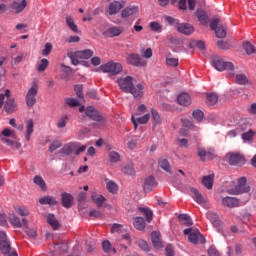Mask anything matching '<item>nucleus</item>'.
I'll use <instances>...</instances> for the list:
<instances>
[{
  "label": "nucleus",
  "mask_w": 256,
  "mask_h": 256,
  "mask_svg": "<svg viewBox=\"0 0 256 256\" xmlns=\"http://www.w3.org/2000/svg\"><path fill=\"white\" fill-rule=\"evenodd\" d=\"M117 83L124 93H131L135 99H141L143 97V89L145 86L139 83L136 87L133 85V77L126 76L124 78H118Z\"/></svg>",
  "instance_id": "nucleus-1"
},
{
  "label": "nucleus",
  "mask_w": 256,
  "mask_h": 256,
  "mask_svg": "<svg viewBox=\"0 0 256 256\" xmlns=\"http://www.w3.org/2000/svg\"><path fill=\"white\" fill-rule=\"evenodd\" d=\"M3 105L4 111L8 114L15 113V111H17V104H15V99L11 98V91L9 89L0 94V109H2Z\"/></svg>",
  "instance_id": "nucleus-2"
},
{
  "label": "nucleus",
  "mask_w": 256,
  "mask_h": 256,
  "mask_svg": "<svg viewBox=\"0 0 256 256\" xmlns=\"http://www.w3.org/2000/svg\"><path fill=\"white\" fill-rule=\"evenodd\" d=\"M85 149H87L86 145L80 146L77 142H70L65 144L60 150L59 153H62L63 155H81V153L85 152Z\"/></svg>",
  "instance_id": "nucleus-3"
},
{
  "label": "nucleus",
  "mask_w": 256,
  "mask_h": 256,
  "mask_svg": "<svg viewBox=\"0 0 256 256\" xmlns=\"http://www.w3.org/2000/svg\"><path fill=\"white\" fill-rule=\"evenodd\" d=\"M249 191H251V187L247 185V178L241 177L235 188L228 189L227 193L229 195H241V193H249Z\"/></svg>",
  "instance_id": "nucleus-4"
},
{
  "label": "nucleus",
  "mask_w": 256,
  "mask_h": 256,
  "mask_svg": "<svg viewBox=\"0 0 256 256\" xmlns=\"http://www.w3.org/2000/svg\"><path fill=\"white\" fill-rule=\"evenodd\" d=\"M184 235H188V241L194 245H203L205 243V237L201 235V232L197 229L187 228L183 231Z\"/></svg>",
  "instance_id": "nucleus-5"
},
{
  "label": "nucleus",
  "mask_w": 256,
  "mask_h": 256,
  "mask_svg": "<svg viewBox=\"0 0 256 256\" xmlns=\"http://www.w3.org/2000/svg\"><path fill=\"white\" fill-rule=\"evenodd\" d=\"M212 65L217 71H233L235 69L233 62H225L219 56L212 58Z\"/></svg>",
  "instance_id": "nucleus-6"
},
{
  "label": "nucleus",
  "mask_w": 256,
  "mask_h": 256,
  "mask_svg": "<svg viewBox=\"0 0 256 256\" xmlns=\"http://www.w3.org/2000/svg\"><path fill=\"white\" fill-rule=\"evenodd\" d=\"M103 73H109L110 75H119L123 71V65L117 62H108L100 66Z\"/></svg>",
  "instance_id": "nucleus-7"
},
{
  "label": "nucleus",
  "mask_w": 256,
  "mask_h": 256,
  "mask_svg": "<svg viewBox=\"0 0 256 256\" xmlns=\"http://www.w3.org/2000/svg\"><path fill=\"white\" fill-rule=\"evenodd\" d=\"M221 19L219 18H213L210 22V28L212 31H215L216 37L218 39H225L227 37V30H225V27L220 25Z\"/></svg>",
  "instance_id": "nucleus-8"
},
{
  "label": "nucleus",
  "mask_w": 256,
  "mask_h": 256,
  "mask_svg": "<svg viewBox=\"0 0 256 256\" xmlns=\"http://www.w3.org/2000/svg\"><path fill=\"white\" fill-rule=\"evenodd\" d=\"M37 93H39V85L33 82L32 86L26 94V105L27 107H34L37 103Z\"/></svg>",
  "instance_id": "nucleus-9"
},
{
  "label": "nucleus",
  "mask_w": 256,
  "mask_h": 256,
  "mask_svg": "<svg viewBox=\"0 0 256 256\" xmlns=\"http://www.w3.org/2000/svg\"><path fill=\"white\" fill-rule=\"evenodd\" d=\"M126 63L134 67H145L147 65V61L143 60L141 55L137 53L127 54Z\"/></svg>",
  "instance_id": "nucleus-10"
},
{
  "label": "nucleus",
  "mask_w": 256,
  "mask_h": 256,
  "mask_svg": "<svg viewBox=\"0 0 256 256\" xmlns=\"http://www.w3.org/2000/svg\"><path fill=\"white\" fill-rule=\"evenodd\" d=\"M126 5H127V1L125 0H120V1L114 0L108 5L107 13L108 15H117V13H119V11H121L123 7H125Z\"/></svg>",
  "instance_id": "nucleus-11"
},
{
  "label": "nucleus",
  "mask_w": 256,
  "mask_h": 256,
  "mask_svg": "<svg viewBox=\"0 0 256 256\" xmlns=\"http://www.w3.org/2000/svg\"><path fill=\"white\" fill-rule=\"evenodd\" d=\"M0 251L3 255L11 253V244L7 241V234L0 231Z\"/></svg>",
  "instance_id": "nucleus-12"
},
{
  "label": "nucleus",
  "mask_w": 256,
  "mask_h": 256,
  "mask_svg": "<svg viewBox=\"0 0 256 256\" xmlns=\"http://www.w3.org/2000/svg\"><path fill=\"white\" fill-rule=\"evenodd\" d=\"M229 165L241 166L245 165V157L240 153H229L227 155Z\"/></svg>",
  "instance_id": "nucleus-13"
},
{
  "label": "nucleus",
  "mask_w": 256,
  "mask_h": 256,
  "mask_svg": "<svg viewBox=\"0 0 256 256\" xmlns=\"http://www.w3.org/2000/svg\"><path fill=\"white\" fill-rule=\"evenodd\" d=\"M206 217L208 221H210L215 227V229L218 231V233H221L223 231V223H221V220H219V216L215 212H207Z\"/></svg>",
  "instance_id": "nucleus-14"
},
{
  "label": "nucleus",
  "mask_w": 256,
  "mask_h": 256,
  "mask_svg": "<svg viewBox=\"0 0 256 256\" xmlns=\"http://www.w3.org/2000/svg\"><path fill=\"white\" fill-rule=\"evenodd\" d=\"M157 187V182L155 181V177L149 176L144 179L143 189L146 193H151L153 189Z\"/></svg>",
  "instance_id": "nucleus-15"
},
{
  "label": "nucleus",
  "mask_w": 256,
  "mask_h": 256,
  "mask_svg": "<svg viewBox=\"0 0 256 256\" xmlns=\"http://www.w3.org/2000/svg\"><path fill=\"white\" fill-rule=\"evenodd\" d=\"M139 13V6H127L121 12L122 19H127L129 17H133V15H137Z\"/></svg>",
  "instance_id": "nucleus-16"
},
{
  "label": "nucleus",
  "mask_w": 256,
  "mask_h": 256,
  "mask_svg": "<svg viewBox=\"0 0 256 256\" xmlns=\"http://www.w3.org/2000/svg\"><path fill=\"white\" fill-rule=\"evenodd\" d=\"M177 31L179 33H183V35H191L195 31V28L191 24L179 23L177 26Z\"/></svg>",
  "instance_id": "nucleus-17"
},
{
  "label": "nucleus",
  "mask_w": 256,
  "mask_h": 256,
  "mask_svg": "<svg viewBox=\"0 0 256 256\" xmlns=\"http://www.w3.org/2000/svg\"><path fill=\"white\" fill-rule=\"evenodd\" d=\"M61 203L62 207H65V209H71V206L73 205V195L63 192L61 194Z\"/></svg>",
  "instance_id": "nucleus-18"
},
{
  "label": "nucleus",
  "mask_w": 256,
  "mask_h": 256,
  "mask_svg": "<svg viewBox=\"0 0 256 256\" xmlns=\"http://www.w3.org/2000/svg\"><path fill=\"white\" fill-rule=\"evenodd\" d=\"M132 123L134 125V129H137V123L139 125H145L147 123H149V119H151V115L150 114H145L144 116H141L139 118H135V115H132Z\"/></svg>",
  "instance_id": "nucleus-19"
},
{
  "label": "nucleus",
  "mask_w": 256,
  "mask_h": 256,
  "mask_svg": "<svg viewBox=\"0 0 256 256\" xmlns=\"http://www.w3.org/2000/svg\"><path fill=\"white\" fill-rule=\"evenodd\" d=\"M196 17L199 21V23H201L204 26L209 25V15H207V12H205V10L203 9H198L196 11Z\"/></svg>",
  "instance_id": "nucleus-20"
},
{
  "label": "nucleus",
  "mask_w": 256,
  "mask_h": 256,
  "mask_svg": "<svg viewBox=\"0 0 256 256\" xmlns=\"http://www.w3.org/2000/svg\"><path fill=\"white\" fill-rule=\"evenodd\" d=\"M124 31L125 29L123 27L113 26V27H110L104 33V35H106V37H119V35H121Z\"/></svg>",
  "instance_id": "nucleus-21"
},
{
  "label": "nucleus",
  "mask_w": 256,
  "mask_h": 256,
  "mask_svg": "<svg viewBox=\"0 0 256 256\" xmlns=\"http://www.w3.org/2000/svg\"><path fill=\"white\" fill-rule=\"evenodd\" d=\"M86 115L87 117H89L90 119H92V121H102V117L99 115V112H97V110L95 108H93V106H89L86 109Z\"/></svg>",
  "instance_id": "nucleus-22"
},
{
  "label": "nucleus",
  "mask_w": 256,
  "mask_h": 256,
  "mask_svg": "<svg viewBox=\"0 0 256 256\" xmlns=\"http://www.w3.org/2000/svg\"><path fill=\"white\" fill-rule=\"evenodd\" d=\"M222 205L229 208L239 207V200L237 198L227 196L222 199Z\"/></svg>",
  "instance_id": "nucleus-23"
},
{
  "label": "nucleus",
  "mask_w": 256,
  "mask_h": 256,
  "mask_svg": "<svg viewBox=\"0 0 256 256\" xmlns=\"http://www.w3.org/2000/svg\"><path fill=\"white\" fill-rule=\"evenodd\" d=\"M177 101L179 105H182L183 107H189V105H191V96L188 93H181L178 95Z\"/></svg>",
  "instance_id": "nucleus-24"
},
{
  "label": "nucleus",
  "mask_w": 256,
  "mask_h": 256,
  "mask_svg": "<svg viewBox=\"0 0 256 256\" xmlns=\"http://www.w3.org/2000/svg\"><path fill=\"white\" fill-rule=\"evenodd\" d=\"M190 192L192 194V198L194 199V201H196V203H198V205H204V203H206L205 198L203 197V195H201L197 188H191Z\"/></svg>",
  "instance_id": "nucleus-25"
},
{
  "label": "nucleus",
  "mask_w": 256,
  "mask_h": 256,
  "mask_svg": "<svg viewBox=\"0 0 256 256\" xmlns=\"http://www.w3.org/2000/svg\"><path fill=\"white\" fill-rule=\"evenodd\" d=\"M40 205H49L50 207H55L59 202L53 196H44L39 199Z\"/></svg>",
  "instance_id": "nucleus-26"
},
{
  "label": "nucleus",
  "mask_w": 256,
  "mask_h": 256,
  "mask_svg": "<svg viewBox=\"0 0 256 256\" xmlns=\"http://www.w3.org/2000/svg\"><path fill=\"white\" fill-rule=\"evenodd\" d=\"M94 55L93 50L91 49H85L75 52V57L77 59H91V57Z\"/></svg>",
  "instance_id": "nucleus-27"
},
{
  "label": "nucleus",
  "mask_w": 256,
  "mask_h": 256,
  "mask_svg": "<svg viewBox=\"0 0 256 256\" xmlns=\"http://www.w3.org/2000/svg\"><path fill=\"white\" fill-rule=\"evenodd\" d=\"M27 7V0H22L21 2H13L11 4V9L14 13H21Z\"/></svg>",
  "instance_id": "nucleus-28"
},
{
  "label": "nucleus",
  "mask_w": 256,
  "mask_h": 256,
  "mask_svg": "<svg viewBox=\"0 0 256 256\" xmlns=\"http://www.w3.org/2000/svg\"><path fill=\"white\" fill-rule=\"evenodd\" d=\"M47 223L52 227L53 231H57L59 227H61V224H59L54 214L47 215Z\"/></svg>",
  "instance_id": "nucleus-29"
},
{
  "label": "nucleus",
  "mask_w": 256,
  "mask_h": 256,
  "mask_svg": "<svg viewBox=\"0 0 256 256\" xmlns=\"http://www.w3.org/2000/svg\"><path fill=\"white\" fill-rule=\"evenodd\" d=\"M35 123L33 119H29L26 121V141H31V135H33Z\"/></svg>",
  "instance_id": "nucleus-30"
},
{
  "label": "nucleus",
  "mask_w": 256,
  "mask_h": 256,
  "mask_svg": "<svg viewBox=\"0 0 256 256\" xmlns=\"http://www.w3.org/2000/svg\"><path fill=\"white\" fill-rule=\"evenodd\" d=\"M197 155L200 159V161L205 162L208 159H213V154L211 152L205 151V148H198L197 149Z\"/></svg>",
  "instance_id": "nucleus-31"
},
{
  "label": "nucleus",
  "mask_w": 256,
  "mask_h": 256,
  "mask_svg": "<svg viewBox=\"0 0 256 256\" xmlns=\"http://www.w3.org/2000/svg\"><path fill=\"white\" fill-rule=\"evenodd\" d=\"M151 115L154 127H156V125H161V123H163V118H161V114H159V112L155 108H151Z\"/></svg>",
  "instance_id": "nucleus-32"
},
{
  "label": "nucleus",
  "mask_w": 256,
  "mask_h": 256,
  "mask_svg": "<svg viewBox=\"0 0 256 256\" xmlns=\"http://www.w3.org/2000/svg\"><path fill=\"white\" fill-rule=\"evenodd\" d=\"M151 241H152V245L156 249H162L163 248V244L161 243V240L159 239V232L154 231V232L151 233Z\"/></svg>",
  "instance_id": "nucleus-33"
},
{
  "label": "nucleus",
  "mask_w": 256,
  "mask_h": 256,
  "mask_svg": "<svg viewBox=\"0 0 256 256\" xmlns=\"http://www.w3.org/2000/svg\"><path fill=\"white\" fill-rule=\"evenodd\" d=\"M138 213L146 217L147 223H151V221H153V211H151L149 208L139 207Z\"/></svg>",
  "instance_id": "nucleus-34"
},
{
  "label": "nucleus",
  "mask_w": 256,
  "mask_h": 256,
  "mask_svg": "<svg viewBox=\"0 0 256 256\" xmlns=\"http://www.w3.org/2000/svg\"><path fill=\"white\" fill-rule=\"evenodd\" d=\"M133 225L137 231H143L145 229V218L136 217L134 219Z\"/></svg>",
  "instance_id": "nucleus-35"
},
{
  "label": "nucleus",
  "mask_w": 256,
  "mask_h": 256,
  "mask_svg": "<svg viewBox=\"0 0 256 256\" xmlns=\"http://www.w3.org/2000/svg\"><path fill=\"white\" fill-rule=\"evenodd\" d=\"M54 249L59 253H67V251H69V243L62 241L58 244H55Z\"/></svg>",
  "instance_id": "nucleus-36"
},
{
  "label": "nucleus",
  "mask_w": 256,
  "mask_h": 256,
  "mask_svg": "<svg viewBox=\"0 0 256 256\" xmlns=\"http://www.w3.org/2000/svg\"><path fill=\"white\" fill-rule=\"evenodd\" d=\"M33 181L35 185H38V187H40L42 191H47V183H45V180L43 179V177L36 175L33 178Z\"/></svg>",
  "instance_id": "nucleus-37"
},
{
  "label": "nucleus",
  "mask_w": 256,
  "mask_h": 256,
  "mask_svg": "<svg viewBox=\"0 0 256 256\" xmlns=\"http://www.w3.org/2000/svg\"><path fill=\"white\" fill-rule=\"evenodd\" d=\"M213 179H215L213 175L204 176L202 178V185H204L206 189H213Z\"/></svg>",
  "instance_id": "nucleus-38"
},
{
  "label": "nucleus",
  "mask_w": 256,
  "mask_h": 256,
  "mask_svg": "<svg viewBox=\"0 0 256 256\" xmlns=\"http://www.w3.org/2000/svg\"><path fill=\"white\" fill-rule=\"evenodd\" d=\"M178 219L182 225H186L187 227H191V225H193V220H191V217L187 214H180Z\"/></svg>",
  "instance_id": "nucleus-39"
},
{
  "label": "nucleus",
  "mask_w": 256,
  "mask_h": 256,
  "mask_svg": "<svg viewBox=\"0 0 256 256\" xmlns=\"http://www.w3.org/2000/svg\"><path fill=\"white\" fill-rule=\"evenodd\" d=\"M256 132L253 130H249L242 134V140L244 143H251L253 141V137H255Z\"/></svg>",
  "instance_id": "nucleus-40"
},
{
  "label": "nucleus",
  "mask_w": 256,
  "mask_h": 256,
  "mask_svg": "<svg viewBox=\"0 0 256 256\" xmlns=\"http://www.w3.org/2000/svg\"><path fill=\"white\" fill-rule=\"evenodd\" d=\"M166 65L168 67H179V59L178 58H173L171 54H168L166 56Z\"/></svg>",
  "instance_id": "nucleus-41"
},
{
  "label": "nucleus",
  "mask_w": 256,
  "mask_h": 256,
  "mask_svg": "<svg viewBox=\"0 0 256 256\" xmlns=\"http://www.w3.org/2000/svg\"><path fill=\"white\" fill-rule=\"evenodd\" d=\"M66 25L73 33H79V28L75 25V21L71 16L66 17Z\"/></svg>",
  "instance_id": "nucleus-42"
},
{
  "label": "nucleus",
  "mask_w": 256,
  "mask_h": 256,
  "mask_svg": "<svg viewBox=\"0 0 256 256\" xmlns=\"http://www.w3.org/2000/svg\"><path fill=\"white\" fill-rule=\"evenodd\" d=\"M159 167L166 171L167 173H171V164H169V161L165 158L159 159Z\"/></svg>",
  "instance_id": "nucleus-43"
},
{
  "label": "nucleus",
  "mask_w": 256,
  "mask_h": 256,
  "mask_svg": "<svg viewBox=\"0 0 256 256\" xmlns=\"http://www.w3.org/2000/svg\"><path fill=\"white\" fill-rule=\"evenodd\" d=\"M235 81L238 85H247L249 78L245 74H236Z\"/></svg>",
  "instance_id": "nucleus-44"
},
{
  "label": "nucleus",
  "mask_w": 256,
  "mask_h": 256,
  "mask_svg": "<svg viewBox=\"0 0 256 256\" xmlns=\"http://www.w3.org/2000/svg\"><path fill=\"white\" fill-rule=\"evenodd\" d=\"M217 101H219V96H217V94H215V93L207 94L206 103L208 105H215L217 103Z\"/></svg>",
  "instance_id": "nucleus-45"
},
{
  "label": "nucleus",
  "mask_w": 256,
  "mask_h": 256,
  "mask_svg": "<svg viewBox=\"0 0 256 256\" xmlns=\"http://www.w3.org/2000/svg\"><path fill=\"white\" fill-rule=\"evenodd\" d=\"M243 49L246 51L247 55H253V53H256L255 46H253V44H251L250 42H244Z\"/></svg>",
  "instance_id": "nucleus-46"
},
{
  "label": "nucleus",
  "mask_w": 256,
  "mask_h": 256,
  "mask_svg": "<svg viewBox=\"0 0 256 256\" xmlns=\"http://www.w3.org/2000/svg\"><path fill=\"white\" fill-rule=\"evenodd\" d=\"M92 201H94L98 207H103L106 199L103 197V195L97 196V194H92Z\"/></svg>",
  "instance_id": "nucleus-47"
},
{
  "label": "nucleus",
  "mask_w": 256,
  "mask_h": 256,
  "mask_svg": "<svg viewBox=\"0 0 256 256\" xmlns=\"http://www.w3.org/2000/svg\"><path fill=\"white\" fill-rule=\"evenodd\" d=\"M47 67H49V60H47L46 58H43L40 60V63L37 66V71L39 73H43V71H45Z\"/></svg>",
  "instance_id": "nucleus-48"
},
{
  "label": "nucleus",
  "mask_w": 256,
  "mask_h": 256,
  "mask_svg": "<svg viewBox=\"0 0 256 256\" xmlns=\"http://www.w3.org/2000/svg\"><path fill=\"white\" fill-rule=\"evenodd\" d=\"M106 189L109 191V193L115 194L117 191H119V186L113 181H108L106 184Z\"/></svg>",
  "instance_id": "nucleus-49"
},
{
  "label": "nucleus",
  "mask_w": 256,
  "mask_h": 256,
  "mask_svg": "<svg viewBox=\"0 0 256 256\" xmlns=\"http://www.w3.org/2000/svg\"><path fill=\"white\" fill-rule=\"evenodd\" d=\"M109 159L111 163H119L121 161V154H119L117 151H110Z\"/></svg>",
  "instance_id": "nucleus-50"
},
{
  "label": "nucleus",
  "mask_w": 256,
  "mask_h": 256,
  "mask_svg": "<svg viewBox=\"0 0 256 256\" xmlns=\"http://www.w3.org/2000/svg\"><path fill=\"white\" fill-rule=\"evenodd\" d=\"M102 249L105 253H111V251H113V253H117V249L111 248V242H109V240L102 242Z\"/></svg>",
  "instance_id": "nucleus-51"
},
{
  "label": "nucleus",
  "mask_w": 256,
  "mask_h": 256,
  "mask_svg": "<svg viewBox=\"0 0 256 256\" xmlns=\"http://www.w3.org/2000/svg\"><path fill=\"white\" fill-rule=\"evenodd\" d=\"M10 223L11 225H13V227H16L17 229H21V227H23L21 220L15 215L10 216Z\"/></svg>",
  "instance_id": "nucleus-52"
},
{
  "label": "nucleus",
  "mask_w": 256,
  "mask_h": 256,
  "mask_svg": "<svg viewBox=\"0 0 256 256\" xmlns=\"http://www.w3.org/2000/svg\"><path fill=\"white\" fill-rule=\"evenodd\" d=\"M2 143H5V145H8V147H13L14 149H19L21 147V144L9 139V138H2Z\"/></svg>",
  "instance_id": "nucleus-53"
},
{
  "label": "nucleus",
  "mask_w": 256,
  "mask_h": 256,
  "mask_svg": "<svg viewBox=\"0 0 256 256\" xmlns=\"http://www.w3.org/2000/svg\"><path fill=\"white\" fill-rule=\"evenodd\" d=\"M62 146H63V142H61V140H54L49 147V152L53 153L54 151H57V149H59Z\"/></svg>",
  "instance_id": "nucleus-54"
},
{
  "label": "nucleus",
  "mask_w": 256,
  "mask_h": 256,
  "mask_svg": "<svg viewBox=\"0 0 256 256\" xmlns=\"http://www.w3.org/2000/svg\"><path fill=\"white\" fill-rule=\"evenodd\" d=\"M192 117L196 121H203V118L205 117V113H203V111L201 110H194L192 113Z\"/></svg>",
  "instance_id": "nucleus-55"
},
{
  "label": "nucleus",
  "mask_w": 256,
  "mask_h": 256,
  "mask_svg": "<svg viewBox=\"0 0 256 256\" xmlns=\"http://www.w3.org/2000/svg\"><path fill=\"white\" fill-rule=\"evenodd\" d=\"M122 172L125 173V175H135V168L132 164H128L123 167Z\"/></svg>",
  "instance_id": "nucleus-56"
},
{
  "label": "nucleus",
  "mask_w": 256,
  "mask_h": 256,
  "mask_svg": "<svg viewBox=\"0 0 256 256\" xmlns=\"http://www.w3.org/2000/svg\"><path fill=\"white\" fill-rule=\"evenodd\" d=\"M51 51H53V44L51 43H46L44 46V49L42 50V55L44 57L49 56V54L51 53Z\"/></svg>",
  "instance_id": "nucleus-57"
},
{
  "label": "nucleus",
  "mask_w": 256,
  "mask_h": 256,
  "mask_svg": "<svg viewBox=\"0 0 256 256\" xmlns=\"http://www.w3.org/2000/svg\"><path fill=\"white\" fill-rule=\"evenodd\" d=\"M66 104L69 105V107H79L80 105L79 100L75 98H67Z\"/></svg>",
  "instance_id": "nucleus-58"
},
{
  "label": "nucleus",
  "mask_w": 256,
  "mask_h": 256,
  "mask_svg": "<svg viewBox=\"0 0 256 256\" xmlns=\"http://www.w3.org/2000/svg\"><path fill=\"white\" fill-rule=\"evenodd\" d=\"M74 91L79 99H83V85H75Z\"/></svg>",
  "instance_id": "nucleus-59"
},
{
  "label": "nucleus",
  "mask_w": 256,
  "mask_h": 256,
  "mask_svg": "<svg viewBox=\"0 0 256 256\" xmlns=\"http://www.w3.org/2000/svg\"><path fill=\"white\" fill-rule=\"evenodd\" d=\"M141 54L145 59H151L153 57V50L151 48H147L146 50H142Z\"/></svg>",
  "instance_id": "nucleus-60"
},
{
  "label": "nucleus",
  "mask_w": 256,
  "mask_h": 256,
  "mask_svg": "<svg viewBox=\"0 0 256 256\" xmlns=\"http://www.w3.org/2000/svg\"><path fill=\"white\" fill-rule=\"evenodd\" d=\"M150 29L157 33L159 31H161L162 26H161V24H159V22H151L150 23Z\"/></svg>",
  "instance_id": "nucleus-61"
},
{
  "label": "nucleus",
  "mask_w": 256,
  "mask_h": 256,
  "mask_svg": "<svg viewBox=\"0 0 256 256\" xmlns=\"http://www.w3.org/2000/svg\"><path fill=\"white\" fill-rule=\"evenodd\" d=\"M67 125V116H63L57 123L58 129H63Z\"/></svg>",
  "instance_id": "nucleus-62"
},
{
  "label": "nucleus",
  "mask_w": 256,
  "mask_h": 256,
  "mask_svg": "<svg viewBox=\"0 0 256 256\" xmlns=\"http://www.w3.org/2000/svg\"><path fill=\"white\" fill-rule=\"evenodd\" d=\"M68 57H69L72 65H79V59L80 58H77V56H75V52H74V54L73 53H68Z\"/></svg>",
  "instance_id": "nucleus-63"
},
{
  "label": "nucleus",
  "mask_w": 256,
  "mask_h": 256,
  "mask_svg": "<svg viewBox=\"0 0 256 256\" xmlns=\"http://www.w3.org/2000/svg\"><path fill=\"white\" fill-rule=\"evenodd\" d=\"M138 246L142 251H149V244L145 240H139L138 241Z\"/></svg>",
  "instance_id": "nucleus-64"
}]
</instances>
